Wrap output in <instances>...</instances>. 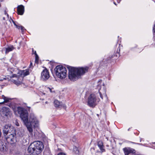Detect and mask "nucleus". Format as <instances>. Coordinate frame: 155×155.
<instances>
[{"instance_id":"obj_1","label":"nucleus","mask_w":155,"mask_h":155,"mask_svg":"<svg viewBox=\"0 0 155 155\" xmlns=\"http://www.w3.org/2000/svg\"><path fill=\"white\" fill-rule=\"evenodd\" d=\"M16 111L20 114V118L29 132L31 133L33 131L32 126H35L38 123V121L35 115L31 113L28 116L27 110L21 107H18L14 111L15 113Z\"/></svg>"},{"instance_id":"obj_2","label":"nucleus","mask_w":155,"mask_h":155,"mask_svg":"<svg viewBox=\"0 0 155 155\" xmlns=\"http://www.w3.org/2000/svg\"><path fill=\"white\" fill-rule=\"evenodd\" d=\"M68 68L69 70V78L73 81H75L80 78L81 75L87 72L88 69V68L87 67L75 68L70 66Z\"/></svg>"},{"instance_id":"obj_3","label":"nucleus","mask_w":155,"mask_h":155,"mask_svg":"<svg viewBox=\"0 0 155 155\" xmlns=\"http://www.w3.org/2000/svg\"><path fill=\"white\" fill-rule=\"evenodd\" d=\"M44 148L42 142L40 141H35L31 143L28 148V151L31 153L38 154L42 152Z\"/></svg>"},{"instance_id":"obj_4","label":"nucleus","mask_w":155,"mask_h":155,"mask_svg":"<svg viewBox=\"0 0 155 155\" xmlns=\"http://www.w3.org/2000/svg\"><path fill=\"white\" fill-rule=\"evenodd\" d=\"M19 73L20 74V75L13 74L11 77V81L17 85H19L22 83L23 77L29 74V72L28 70H25L20 71Z\"/></svg>"},{"instance_id":"obj_5","label":"nucleus","mask_w":155,"mask_h":155,"mask_svg":"<svg viewBox=\"0 0 155 155\" xmlns=\"http://www.w3.org/2000/svg\"><path fill=\"white\" fill-rule=\"evenodd\" d=\"M54 70L56 75L58 78L61 79H63L66 77V69L62 65L57 66L54 68Z\"/></svg>"},{"instance_id":"obj_6","label":"nucleus","mask_w":155,"mask_h":155,"mask_svg":"<svg viewBox=\"0 0 155 155\" xmlns=\"http://www.w3.org/2000/svg\"><path fill=\"white\" fill-rule=\"evenodd\" d=\"M97 99L95 94H91L88 98V104L91 107H94L96 104Z\"/></svg>"},{"instance_id":"obj_7","label":"nucleus","mask_w":155,"mask_h":155,"mask_svg":"<svg viewBox=\"0 0 155 155\" xmlns=\"http://www.w3.org/2000/svg\"><path fill=\"white\" fill-rule=\"evenodd\" d=\"M11 133H9L7 137H6V139L7 142L11 144L13 143L15 140V133L14 129H12L11 130Z\"/></svg>"},{"instance_id":"obj_8","label":"nucleus","mask_w":155,"mask_h":155,"mask_svg":"<svg viewBox=\"0 0 155 155\" xmlns=\"http://www.w3.org/2000/svg\"><path fill=\"white\" fill-rule=\"evenodd\" d=\"M14 129V128L11 127L10 124H7L5 125L3 128V131L4 136L6 135L9 133H11V130Z\"/></svg>"},{"instance_id":"obj_9","label":"nucleus","mask_w":155,"mask_h":155,"mask_svg":"<svg viewBox=\"0 0 155 155\" xmlns=\"http://www.w3.org/2000/svg\"><path fill=\"white\" fill-rule=\"evenodd\" d=\"M50 77L49 72L47 69H45L41 73V79L43 80L48 79Z\"/></svg>"},{"instance_id":"obj_10","label":"nucleus","mask_w":155,"mask_h":155,"mask_svg":"<svg viewBox=\"0 0 155 155\" xmlns=\"http://www.w3.org/2000/svg\"><path fill=\"white\" fill-rule=\"evenodd\" d=\"M2 113L3 116L8 117L10 116L11 112L8 108L4 107L2 109Z\"/></svg>"},{"instance_id":"obj_11","label":"nucleus","mask_w":155,"mask_h":155,"mask_svg":"<svg viewBox=\"0 0 155 155\" xmlns=\"http://www.w3.org/2000/svg\"><path fill=\"white\" fill-rule=\"evenodd\" d=\"M97 145L100 150L101 153L105 151V149H104V146L102 141L100 140L98 141L97 142Z\"/></svg>"},{"instance_id":"obj_12","label":"nucleus","mask_w":155,"mask_h":155,"mask_svg":"<svg viewBox=\"0 0 155 155\" xmlns=\"http://www.w3.org/2000/svg\"><path fill=\"white\" fill-rule=\"evenodd\" d=\"M24 12V7L22 5H21L18 6L17 7V12L18 14L19 15H22Z\"/></svg>"},{"instance_id":"obj_13","label":"nucleus","mask_w":155,"mask_h":155,"mask_svg":"<svg viewBox=\"0 0 155 155\" xmlns=\"http://www.w3.org/2000/svg\"><path fill=\"white\" fill-rule=\"evenodd\" d=\"M133 149L130 147H125L123 149L125 155H128L133 151Z\"/></svg>"},{"instance_id":"obj_14","label":"nucleus","mask_w":155,"mask_h":155,"mask_svg":"<svg viewBox=\"0 0 155 155\" xmlns=\"http://www.w3.org/2000/svg\"><path fill=\"white\" fill-rule=\"evenodd\" d=\"M2 98L4 100V101L2 102H0V104H3L5 103H7L9 102V100H11V98L6 97L4 95L2 96Z\"/></svg>"},{"instance_id":"obj_15","label":"nucleus","mask_w":155,"mask_h":155,"mask_svg":"<svg viewBox=\"0 0 155 155\" xmlns=\"http://www.w3.org/2000/svg\"><path fill=\"white\" fill-rule=\"evenodd\" d=\"M7 150V148L6 146L5 145L2 144V143H0V151L4 152L6 151Z\"/></svg>"},{"instance_id":"obj_16","label":"nucleus","mask_w":155,"mask_h":155,"mask_svg":"<svg viewBox=\"0 0 155 155\" xmlns=\"http://www.w3.org/2000/svg\"><path fill=\"white\" fill-rule=\"evenodd\" d=\"M54 106L56 107H61L62 106L61 103L57 100H55L54 102Z\"/></svg>"},{"instance_id":"obj_17","label":"nucleus","mask_w":155,"mask_h":155,"mask_svg":"<svg viewBox=\"0 0 155 155\" xmlns=\"http://www.w3.org/2000/svg\"><path fill=\"white\" fill-rule=\"evenodd\" d=\"M14 48V47L12 45L8 47L5 48V53H8L9 52L12 51Z\"/></svg>"},{"instance_id":"obj_18","label":"nucleus","mask_w":155,"mask_h":155,"mask_svg":"<svg viewBox=\"0 0 155 155\" xmlns=\"http://www.w3.org/2000/svg\"><path fill=\"white\" fill-rule=\"evenodd\" d=\"M74 152L76 154V155H78L79 153V151L78 148L76 147H74L73 148Z\"/></svg>"},{"instance_id":"obj_19","label":"nucleus","mask_w":155,"mask_h":155,"mask_svg":"<svg viewBox=\"0 0 155 155\" xmlns=\"http://www.w3.org/2000/svg\"><path fill=\"white\" fill-rule=\"evenodd\" d=\"M38 60L39 57L37 54H36V55H35V62L38 63Z\"/></svg>"},{"instance_id":"obj_20","label":"nucleus","mask_w":155,"mask_h":155,"mask_svg":"<svg viewBox=\"0 0 155 155\" xmlns=\"http://www.w3.org/2000/svg\"><path fill=\"white\" fill-rule=\"evenodd\" d=\"M19 29H21V31L22 33H23L24 31V29H25L24 28L23 26H19Z\"/></svg>"},{"instance_id":"obj_21","label":"nucleus","mask_w":155,"mask_h":155,"mask_svg":"<svg viewBox=\"0 0 155 155\" xmlns=\"http://www.w3.org/2000/svg\"><path fill=\"white\" fill-rule=\"evenodd\" d=\"M13 23L14 24V25L18 29H19V26L17 25L15 23V21H14L13 22Z\"/></svg>"},{"instance_id":"obj_22","label":"nucleus","mask_w":155,"mask_h":155,"mask_svg":"<svg viewBox=\"0 0 155 155\" xmlns=\"http://www.w3.org/2000/svg\"><path fill=\"white\" fill-rule=\"evenodd\" d=\"M4 14H5V15H6V16H7V18H8V16H9V15H8V13H7L6 11H5V12H4Z\"/></svg>"},{"instance_id":"obj_23","label":"nucleus","mask_w":155,"mask_h":155,"mask_svg":"<svg viewBox=\"0 0 155 155\" xmlns=\"http://www.w3.org/2000/svg\"><path fill=\"white\" fill-rule=\"evenodd\" d=\"M58 155H66L65 153H59Z\"/></svg>"},{"instance_id":"obj_24","label":"nucleus","mask_w":155,"mask_h":155,"mask_svg":"<svg viewBox=\"0 0 155 155\" xmlns=\"http://www.w3.org/2000/svg\"><path fill=\"white\" fill-rule=\"evenodd\" d=\"M10 22L11 23L12 22H13L14 21L10 17V20H9Z\"/></svg>"},{"instance_id":"obj_25","label":"nucleus","mask_w":155,"mask_h":155,"mask_svg":"<svg viewBox=\"0 0 155 155\" xmlns=\"http://www.w3.org/2000/svg\"><path fill=\"white\" fill-rule=\"evenodd\" d=\"M47 89H48L51 92V88L47 87Z\"/></svg>"},{"instance_id":"obj_26","label":"nucleus","mask_w":155,"mask_h":155,"mask_svg":"<svg viewBox=\"0 0 155 155\" xmlns=\"http://www.w3.org/2000/svg\"><path fill=\"white\" fill-rule=\"evenodd\" d=\"M99 94H100V96L101 97L102 99H103V98L102 95L101 94V93L100 92H99Z\"/></svg>"},{"instance_id":"obj_27","label":"nucleus","mask_w":155,"mask_h":155,"mask_svg":"<svg viewBox=\"0 0 155 155\" xmlns=\"http://www.w3.org/2000/svg\"><path fill=\"white\" fill-rule=\"evenodd\" d=\"M34 53L35 54V55H36V54H37L36 51H35Z\"/></svg>"},{"instance_id":"obj_28","label":"nucleus","mask_w":155,"mask_h":155,"mask_svg":"<svg viewBox=\"0 0 155 155\" xmlns=\"http://www.w3.org/2000/svg\"><path fill=\"white\" fill-rule=\"evenodd\" d=\"M2 19L4 20H5V17H3Z\"/></svg>"},{"instance_id":"obj_29","label":"nucleus","mask_w":155,"mask_h":155,"mask_svg":"<svg viewBox=\"0 0 155 155\" xmlns=\"http://www.w3.org/2000/svg\"><path fill=\"white\" fill-rule=\"evenodd\" d=\"M16 125H17V126H19V125L18 124H16Z\"/></svg>"},{"instance_id":"obj_30","label":"nucleus","mask_w":155,"mask_h":155,"mask_svg":"<svg viewBox=\"0 0 155 155\" xmlns=\"http://www.w3.org/2000/svg\"><path fill=\"white\" fill-rule=\"evenodd\" d=\"M114 4L115 5H116V3L115 2H114Z\"/></svg>"},{"instance_id":"obj_31","label":"nucleus","mask_w":155,"mask_h":155,"mask_svg":"<svg viewBox=\"0 0 155 155\" xmlns=\"http://www.w3.org/2000/svg\"><path fill=\"white\" fill-rule=\"evenodd\" d=\"M32 63H31L30 65H32Z\"/></svg>"},{"instance_id":"obj_32","label":"nucleus","mask_w":155,"mask_h":155,"mask_svg":"<svg viewBox=\"0 0 155 155\" xmlns=\"http://www.w3.org/2000/svg\"><path fill=\"white\" fill-rule=\"evenodd\" d=\"M0 1H1V2H2V1H3V0H0Z\"/></svg>"},{"instance_id":"obj_33","label":"nucleus","mask_w":155,"mask_h":155,"mask_svg":"<svg viewBox=\"0 0 155 155\" xmlns=\"http://www.w3.org/2000/svg\"><path fill=\"white\" fill-rule=\"evenodd\" d=\"M45 103H46V104L47 103V101H46V102H45Z\"/></svg>"},{"instance_id":"obj_34","label":"nucleus","mask_w":155,"mask_h":155,"mask_svg":"<svg viewBox=\"0 0 155 155\" xmlns=\"http://www.w3.org/2000/svg\"><path fill=\"white\" fill-rule=\"evenodd\" d=\"M32 51H33H33H34V50H33V49H32Z\"/></svg>"},{"instance_id":"obj_35","label":"nucleus","mask_w":155,"mask_h":155,"mask_svg":"<svg viewBox=\"0 0 155 155\" xmlns=\"http://www.w3.org/2000/svg\"><path fill=\"white\" fill-rule=\"evenodd\" d=\"M154 146H155V145H154Z\"/></svg>"}]
</instances>
